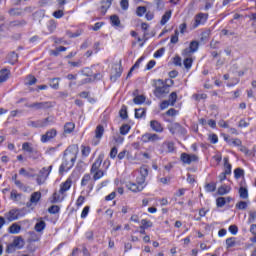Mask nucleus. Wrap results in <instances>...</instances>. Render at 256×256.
I'll return each mask as SVG.
<instances>
[{
	"mask_svg": "<svg viewBox=\"0 0 256 256\" xmlns=\"http://www.w3.org/2000/svg\"><path fill=\"white\" fill-rule=\"evenodd\" d=\"M79 154V146L71 145L64 151L63 162L60 166V173H65L72 169L73 165H75V161H77V155Z\"/></svg>",
	"mask_w": 256,
	"mask_h": 256,
	"instance_id": "f257e3e1",
	"label": "nucleus"
},
{
	"mask_svg": "<svg viewBox=\"0 0 256 256\" xmlns=\"http://www.w3.org/2000/svg\"><path fill=\"white\" fill-rule=\"evenodd\" d=\"M103 163V156L100 155L92 164L90 169V175H92L94 181H99V179H103L105 172L101 170V164Z\"/></svg>",
	"mask_w": 256,
	"mask_h": 256,
	"instance_id": "f03ea898",
	"label": "nucleus"
},
{
	"mask_svg": "<svg viewBox=\"0 0 256 256\" xmlns=\"http://www.w3.org/2000/svg\"><path fill=\"white\" fill-rule=\"evenodd\" d=\"M167 93H169V86H167L163 80H157L154 90L155 97L161 99V97H163V95H167Z\"/></svg>",
	"mask_w": 256,
	"mask_h": 256,
	"instance_id": "7ed1b4c3",
	"label": "nucleus"
},
{
	"mask_svg": "<svg viewBox=\"0 0 256 256\" xmlns=\"http://www.w3.org/2000/svg\"><path fill=\"white\" fill-rule=\"evenodd\" d=\"M53 169V166H49L42 168L38 174L32 175V177H36V183L39 185H43L45 181H47V177H49L51 170Z\"/></svg>",
	"mask_w": 256,
	"mask_h": 256,
	"instance_id": "20e7f679",
	"label": "nucleus"
},
{
	"mask_svg": "<svg viewBox=\"0 0 256 256\" xmlns=\"http://www.w3.org/2000/svg\"><path fill=\"white\" fill-rule=\"evenodd\" d=\"M25 247V240L21 236L14 237L13 242L8 245L7 252L13 253V251H17V249H23Z\"/></svg>",
	"mask_w": 256,
	"mask_h": 256,
	"instance_id": "39448f33",
	"label": "nucleus"
},
{
	"mask_svg": "<svg viewBox=\"0 0 256 256\" xmlns=\"http://www.w3.org/2000/svg\"><path fill=\"white\" fill-rule=\"evenodd\" d=\"M4 217L11 223L13 221H17V219H21L23 214H21V209H11L4 214Z\"/></svg>",
	"mask_w": 256,
	"mask_h": 256,
	"instance_id": "423d86ee",
	"label": "nucleus"
},
{
	"mask_svg": "<svg viewBox=\"0 0 256 256\" xmlns=\"http://www.w3.org/2000/svg\"><path fill=\"white\" fill-rule=\"evenodd\" d=\"M256 220V212H249V218H248V224L251 225L250 226V233H252V235H254L253 238H251L252 243H256V225L253 224L255 223Z\"/></svg>",
	"mask_w": 256,
	"mask_h": 256,
	"instance_id": "0eeeda50",
	"label": "nucleus"
},
{
	"mask_svg": "<svg viewBox=\"0 0 256 256\" xmlns=\"http://www.w3.org/2000/svg\"><path fill=\"white\" fill-rule=\"evenodd\" d=\"M123 73V70L121 69V62L116 63L112 66L111 74H110V80L115 82L119 77H121V74Z\"/></svg>",
	"mask_w": 256,
	"mask_h": 256,
	"instance_id": "6e6552de",
	"label": "nucleus"
},
{
	"mask_svg": "<svg viewBox=\"0 0 256 256\" xmlns=\"http://www.w3.org/2000/svg\"><path fill=\"white\" fill-rule=\"evenodd\" d=\"M199 50V42L192 41L190 43L189 48L183 50L182 55L183 57H191L192 53H196Z\"/></svg>",
	"mask_w": 256,
	"mask_h": 256,
	"instance_id": "1a4fd4ad",
	"label": "nucleus"
},
{
	"mask_svg": "<svg viewBox=\"0 0 256 256\" xmlns=\"http://www.w3.org/2000/svg\"><path fill=\"white\" fill-rule=\"evenodd\" d=\"M168 129L172 135L180 133V135H185L186 130L179 123H171L168 125Z\"/></svg>",
	"mask_w": 256,
	"mask_h": 256,
	"instance_id": "9d476101",
	"label": "nucleus"
},
{
	"mask_svg": "<svg viewBox=\"0 0 256 256\" xmlns=\"http://www.w3.org/2000/svg\"><path fill=\"white\" fill-rule=\"evenodd\" d=\"M142 141L143 143H157V141H161V137L157 134L153 133H146L142 135Z\"/></svg>",
	"mask_w": 256,
	"mask_h": 256,
	"instance_id": "9b49d317",
	"label": "nucleus"
},
{
	"mask_svg": "<svg viewBox=\"0 0 256 256\" xmlns=\"http://www.w3.org/2000/svg\"><path fill=\"white\" fill-rule=\"evenodd\" d=\"M180 159L185 165H191V163H195L198 158L195 154L182 153Z\"/></svg>",
	"mask_w": 256,
	"mask_h": 256,
	"instance_id": "f8f14e48",
	"label": "nucleus"
},
{
	"mask_svg": "<svg viewBox=\"0 0 256 256\" xmlns=\"http://www.w3.org/2000/svg\"><path fill=\"white\" fill-rule=\"evenodd\" d=\"M105 133V128L103 126L98 125L95 130V138H94V145H99V141H101V138L103 137V134Z\"/></svg>",
	"mask_w": 256,
	"mask_h": 256,
	"instance_id": "ddd939ff",
	"label": "nucleus"
},
{
	"mask_svg": "<svg viewBox=\"0 0 256 256\" xmlns=\"http://www.w3.org/2000/svg\"><path fill=\"white\" fill-rule=\"evenodd\" d=\"M127 189H129V191H132V193H139L145 189V185H139L137 184V182H129L127 184Z\"/></svg>",
	"mask_w": 256,
	"mask_h": 256,
	"instance_id": "4468645a",
	"label": "nucleus"
},
{
	"mask_svg": "<svg viewBox=\"0 0 256 256\" xmlns=\"http://www.w3.org/2000/svg\"><path fill=\"white\" fill-rule=\"evenodd\" d=\"M55 122V118L53 116H49L43 120H38L36 127H48V125H53Z\"/></svg>",
	"mask_w": 256,
	"mask_h": 256,
	"instance_id": "2eb2a0df",
	"label": "nucleus"
},
{
	"mask_svg": "<svg viewBox=\"0 0 256 256\" xmlns=\"http://www.w3.org/2000/svg\"><path fill=\"white\" fill-rule=\"evenodd\" d=\"M41 201V192H34L31 194L30 202H28L26 205L27 207H31V205H37Z\"/></svg>",
	"mask_w": 256,
	"mask_h": 256,
	"instance_id": "dca6fc26",
	"label": "nucleus"
},
{
	"mask_svg": "<svg viewBox=\"0 0 256 256\" xmlns=\"http://www.w3.org/2000/svg\"><path fill=\"white\" fill-rule=\"evenodd\" d=\"M207 21V14L200 13L195 17L193 28L197 29L198 25H203Z\"/></svg>",
	"mask_w": 256,
	"mask_h": 256,
	"instance_id": "f3484780",
	"label": "nucleus"
},
{
	"mask_svg": "<svg viewBox=\"0 0 256 256\" xmlns=\"http://www.w3.org/2000/svg\"><path fill=\"white\" fill-rule=\"evenodd\" d=\"M56 136H57V130L51 129L50 131L42 135L41 141L42 143H47V141H51V139H53Z\"/></svg>",
	"mask_w": 256,
	"mask_h": 256,
	"instance_id": "a211bd4d",
	"label": "nucleus"
},
{
	"mask_svg": "<svg viewBox=\"0 0 256 256\" xmlns=\"http://www.w3.org/2000/svg\"><path fill=\"white\" fill-rule=\"evenodd\" d=\"M150 127L155 133H163V125L157 120H151Z\"/></svg>",
	"mask_w": 256,
	"mask_h": 256,
	"instance_id": "6ab92c4d",
	"label": "nucleus"
},
{
	"mask_svg": "<svg viewBox=\"0 0 256 256\" xmlns=\"http://www.w3.org/2000/svg\"><path fill=\"white\" fill-rule=\"evenodd\" d=\"M65 199L64 193H61V190L59 192H55L52 197L53 203H61Z\"/></svg>",
	"mask_w": 256,
	"mask_h": 256,
	"instance_id": "aec40b11",
	"label": "nucleus"
},
{
	"mask_svg": "<svg viewBox=\"0 0 256 256\" xmlns=\"http://www.w3.org/2000/svg\"><path fill=\"white\" fill-rule=\"evenodd\" d=\"M30 107H35L36 109H49V107H51V102L33 103Z\"/></svg>",
	"mask_w": 256,
	"mask_h": 256,
	"instance_id": "412c9836",
	"label": "nucleus"
},
{
	"mask_svg": "<svg viewBox=\"0 0 256 256\" xmlns=\"http://www.w3.org/2000/svg\"><path fill=\"white\" fill-rule=\"evenodd\" d=\"M9 233H11L12 235H17L19 233H21V226H19V224L14 223L9 227Z\"/></svg>",
	"mask_w": 256,
	"mask_h": 256,
	"instance_id": "4be33fe9",
	"label": "nucleus"
},
{
	"mask_svg": "<svg viewBox=\"0 0 256 256\" xmlns=\"http://www.w3.org/2000/svg\"><path fill=\"white\" fill-rule=\"evenodd\" d=\"M162 147L163 149L166 147V153H173L175 151V144L173 142H164Z\"/></svg>",
	"mask_w": 256,
	"mask_h": 256,
	"instance_id": "5701e85b",
	"label": "nucleus"
},
{
	"mask_svg": "<svg viewBox=\"0 0 256 256\" xmlns=\"http://www.w3.org/2000/svg\"><path fill=\"white\" fill-rule=\"evenodd\" d=\"M69 189H71V180L68 179L60 185V193H66Z\"/></svg>",
	"mask_w": 256,
	"mask_h": 256,
	"instance_id": "b1692460",
	"label": "nucleus"
},
{
	"mask_svg": "<svg viewBox=\"0 0 256 256\" xmlns=\"http://www.w3.org/2000/svg\"><path fill=\"white\" fill-rule=\"evenodd\" d=\"M225 141L228 143V145H233L234 147H241L242 142L240 139H229L228 137H225Z\"/></svg>",
	"mask_w": 256,
	"mask_h": 256,
	"instance_id": "393cba45",
	"label": "nucleus"
},
{
	"mask_svg": "<svg viewBox=\"0 0 256 256\" xmlns=\"http://www.w3.org/2000/svg\"><path fill=\"white\" fill-rule=\"evenodd\" d=\"M231 192V186L222 185L218 188V195H227Z\"/></svg>",
	"mask_w": 256,
	"mask_h": 256,
	"instance_id": "a878e982",
	"label": "nucleus"
},
{
	"mask_svg": "<svg viewBox=\"0 0 256 256\" xmlns=\"http://www.w3.org/2000/svg\"><path fill=\"white\" fill-rule=\"evenodd\" d=\"M9 79V70L7 69H2L0 71V83H5Z\"/></svg>",
	"mask_w": 256,
	"mask_h": 256,
	"instance_id": "bb28decb",
	"label": "nucleus"
},
{
	"mask_svg": "<svg viewBox=\"0 0 256 256\" xmlns=\"http://www.w3.org/2000/svg\"><path fill=\"white\" fill-rule=\"evenodd\" d=\"M112 3H113V0H103L102 6H101V12L107 13V9H109V7H111Z\"/></svg>",
	"mask_w": 256,
	"mask_h": 256,
	"instance_id": "cd10ccee",
	"label": "nucleus"
},
{
	"mask_svg": "<svg viewBox=\"0 0 256 256\" xmlns=\"http://www.w3.org/2000/svg\"><path fill=\"white\" fill-rule=\"evenodd\" d=\"M185 59L183 61V65L185 67V69H191V67H193V58H191V56H184Z\"/></svg>",
	"mask_w": 256,
	"mask_h": 256,
	"instance_id": "c85d7f7f",
	"label": "nucleus"
},
{
	"mask_svg": "<svg viewBox=\"0 0 256 256\" xmlns=\"http://www.w3.org/2000/svg\"><path fill=\"white\" fill-rule=\"evenodd\" d=\"M45 221L43 220H38V222L35 225V231H37V233H41L42 231L45 230Z\"/></svg>",
	"mask_w": 256,
	"mask_h": 256,
	"instance_id": "c756f323",
	"label": "nucleus"
},
{
	"mask_svg": "<svg viewBox=\"0 0 256 256\" xmlns=\"http://www.w3.org/2000/svg\"><path fill=\"white\" fill-rule=\"evenodd\" d=\"M75 130V123L68 122L64 125V133H73Z\"/></svg>",
	"mask_w": 256,
	"mask_h": 256,
	"instance_id": "7c9ffc66",
	"label": "nucleus"
},
{
	"mask_svg": "<svg viewBox=\"0 0 256 256\" xmlns=\"http://www.w3.org/2000/svg\"><path fill=\"white\" fill-rule=\"evenodd\" d=\"M17 59H19V56L15 52H12L8 55V61L10 65H15V63H17Z\"/></svg>",
	"mask_w": 256,
	"mask_h": 256,
	"instance_id": "2f4dec72",
	"label": "nucleus"
},
{
	"mask_svg": "<svg viewBox=\"0 0 256 256\" xmlns=\"http://www.w3.org/2000/svg\"><path fill=\"white\" fill-rule=\"evenodd\" d=\"M169 19H171V11L165 12V14L162 16L160 24L167 25V23L169 22Z\"/></svg>",
	"mask_w": 256,
	"mask_h": 256,
	"instance_id": "473e14b6",
	"label": "nucleus"
},
{
	"mask_svg": "<svg viewBox=\"0 0 256 256\" xmlns=\"http://www.w3.org/2000/svg\"><path fill=\"white\" fill-rule=\"evenodd\" d=\"M63 51H67V48L64 47V46H60V47L56 48L55 50H51L50 55H53L54 57H57Z\"/></svg>",
	"mask_w": 256,
	"mask_h": 256,
	"instance_id": "72a5a7b5",
	"label": "nucleus"
},
{
	"mask_svg": "<svg viewBox=\"0 0 256 256\" xmlns=\"http://www.w3.org/2000/svg\"><path fill=\"white\" fill-rule=\"evenodd\" d=\"M224 173L226 175H231V164H229V158H224Z\"/></svg>",
	"mask_w": 256,
	"mask_h": 256,
	"instance_id": "f704fd0d",
	"label": "nucleus"
},
{
	"mask_svg": "<svg viewBox=\"0 0 256 256\" xmlns=\"http://www.w3.org/2000/svg\"><path fill=\"white\" fill-rule=\"evenodd\" d=\"M149 227H153V222L147 219H142L140 229H149Z\"/></svg>",
	"mask_w": 256,
	"mask_h": 256,
	"instance_id": "c9c22d12",
	"label": "nucleus"
},
{
	"mask_svg": "<svg viewBox=\"0 0 256 256\" xmlns=\"http://www.w3.org/2000/svg\"><path fill=\"white\" fill-rule=\"evenodd\" d=\"M237 245V241L235 237L227 238L226 239V247L227 249H231V247H235Z\"/></svg>",
	"mask_w": 256,
	"mask_h": 256,
	"instance_id": "e433bc0d",
	"label": "nucleus"
},
{
	"mask_svg": "<svg viewBox=\"0 0 256 256\" xmlns=\"http://www.w3.org/2000/svg\"><path fill=\"white\" fill-rule=\"evenodd\" d=\"M133 102L135 103V105H143V103H145V96L138 95L134 97Z\"/></svg>",
	"mask_w": 256,
	"mask_h": 256,
	"instance_id": "4c0bfd02",
	"label": "nucleus"
},
{
	"mask_svg": "<svg viewBox=\"0 0 256 256\" xmlns=\"http://www.w3.org/2000/svg\"><path fill=\"white\" fill-rule=\"evenodd\" d=\"M239 196L241 197V199H247L249 197V192L247 191V188L240 187Z\"/></svg>",
	"mask_w": 256,
	"mask_h": 256,
	"instance_id": "58836bf2",
	"label": "nucleus"
},
{
	"mask_svg": "<svg viewBox=\"0 0 256 256\" xmlns=\"http://www.w3.org/2000/svg\"><path fill=\"white\" fill-rule=\"evenodd\" d=\"M111 23L112 25H114L115 27H119V25H121V20L119 19V16L117 15H112L110 17Z\"/></svg>",
	"mask_w": 256,
	"mask_h": 256,
	"instance_id": "ea45409f",
	"label": "nucleus"
},
{
	"mask_svg": "<svg viewBox=\"0 0 256 256\" xmlns=\"http://www.w3.org/2000/svg\"><path fill=\"white\" fill-rule=\"evenodd\" d=\"M145 13H147V7H145V6H139L136 9V15L138 17H143V15H145Z\"/></svg>",
	"mask_w": 256,
	"mask_h": 256,
	"instance_id": "a19ab883",
	"label": "nucleus"
},
{
	"mask_svg": "<svg viewBox=\"0 0 256 256\" xmlns=\"http://www.w3.org/2000/svg\"><path fill=\"white\" fill-rule=\"evenodd\" d=\"M36 83H37V78H35V76L29 75L25 79V85H35Z\"/></svg>",
	"mask_w": 256,
	"mask_h": 256,
	"instance_id": "79ce46f5",
	"label": "nucleus"
},
{
	"mask_svg": "<svg viewBox=\"0 0 256 256\" xmlns=\"http://www.w3.org/2000/svg\"><path fill=\"white\" fill-rule=\"evenodd\" d=\"M22 151H26L27 153H33V146H31V143L25 142L22 145Z\"/></svg>",
	"mask_w": 256,
	"mask_h": 256,
	"instance_id": "37998d69",
	"label": "nucleus"
},
{
	"mask_svg": "<svg viewBox=\"0 0 256 256\" xmlns=\"http://www.w3.org/2000/svg\"><path fill=\"white\" fill-rule=\"evenodd\" d=\"M205 189L208 193H213V191H215V189H217V184L208 183V184L205 185Z\"/></svg>",
	"mask_w": 256,
	"mask_h": 256,
	"instance_id": "c03bdc74",
	"label": "nucleus"
},
{
	"mask_svg": "<svg viewBox=\"0 0 256 256\" xmlns=\"http://www.w3.org/2000/svg\"><path fill=\"white\" fill-rule=\"evenodd\" d=\"M135 117L136 119H141V117H145V109L143 108L135 109Z\"/></svg>",
	"mask_w": 256,
	"mask_h": 256,
	"instance_id": "a18cd8bd",
	"label": "nucleus"
},
{
	"mask_svg": "<svg viewBox=\"0 0 256 256\" xmlns=\"http://www.w3.org/2000/svg\"><path fill=\"white\" fill-rule=\"evenodd\" d=\"M169 103L170 105L173 107V105H175V103L177 102V93L176 92H172L170 94V97H169Z\"/></svg>",
	"mask_w": 256,
	"mask_h": 256,
	"instance_id": "49530a36",
	"label": "nucleus"
},
{
	"mask_svg": "<svg viewBox=\"0 0 256 256\" xmlns=\"http://www.w3.org/2000/svg\"><path fill=\"white\" fill-rule=\"evenodd\" d=\"M131 129V126L127 125V124H124L120 127V133L121 135H127V133H129Z\"/></svg>",
	"mask_w": 256,
	"mask_h": 256,
	"instance_id": "de8ad7c7",
	"label": "nucleus"
},
{
	"mask_svg": "<svg viewBox=\"0 0 256 256\" xmlns=\"http://www.w3.org/2000/svg\"><path fill=\"white\" fill-rule=\"evenodd\" d=\"M50 87L52 89H59V78H53L50 80Z\"/></svg>",
	"mask_w": 256,
	"mask_h": 256,
	"instance_id": "09e8293b",
	"label": "nucleus"
},
{
	"mask_svg": "<svg viewBox=\"0 0 256 256\" xmlns=\"http://www.w3.org/2000/svg\"><path fill=\"white\" fill-rule=\"evenodd\" d=\"M10 199H12V201H19V199H21V194L17 193L15 190H12Z\"/></svg>",
	"mask_w": 256,
	"mask_h": 256,
	"instance_id": "8fccbe9b",
	"label": "nucleus"
},
{
	"mask_svg": "<svg viewBox=\"0 0 256 256\" xmlns=\"http://www.w3.org/2000/svg\"><path fill=\"white\" fill-rule=\"evenodd\" d=\"M149 175V168L147 166H142L140 168V176L147 178Z\"/></svg>",
	"mask_w": 256,
	"mask_h": 256,
	"instance_id": "3c124183",
	"label": "nucleus"
},
{
	"mask_svg": "<svg viewBox=\"0 0 256 256\" xmlns=\"http://www.w3.org/2000/svg\"><path fill=\"white\" fill-rule=\"evenodd\" d=\"M48 29L50 33H53V31H55V29H57V24H55L54 20H50L48 23Z\"/></svg>",
	"mask_w": 256,
	"mask_h": 256,
	"instance_id": "603ef678",
	"label": "nucleus"
},
{
	"mask_svg": "<svg viewBox=\"0 0 256 256\" xmlns=\"http://www.w3.org/2000/svg\"><path fill=\"white\" fill-rule=\"evenodd\" d=\"M81 33H83V31H81V30H77L75 33L68 31L67 36L70 37V39H73L75 37L81 36Z\"/></svg>",
	"mask_w": 256,
	"mask_h": 256,
	"instance_id": "864d4df0",
	"label": "nucleus"
},
{
	"mask_svg": "<svg viewBox=\"0 0 256 256\" xmlns=\"http://www.w3.org/2000/svg\"><path fill=\"white\" fill-rule=\"evenodd\" d=\"M171 43L175 44V43H179V30H175L174 35H172L171 37Z\"/></svg>",
	"mask_w": 256,
	"mask_h": 256,
	"instance_id": "5fc2aeb1",
	"label": "nucleus"
},
{
	"mask_svg": "<svg viewBox=\"0 0 256 256\" xmlns=\"http://www.w3.org/2000/svg\"><path fill=\"white\" fill-rule=\"evenodd\" d=\"M64 15L65 13L63 12V9L53 12V17H55V19H61Z\"/></svg>",
	"mask_w": 256,
	"mask_h": 256,
	"instance_id": "6e6d98bb",
	"label": "nucleus"
},
{
	"mask_svg": "<svg viewBox=\"0 0 256 256\" xmlns=\"http://www.w3.org/2000/svg\"><path fill=\"white\" fill-rule=\"evenodd\" d=\"M120 7L123 11H127L129 9V0H121Z\"/></svg>",
	"mask_w": 256,
	"mask_h": 256,
	"instance_id": "4d7b16f0",
	"label": "nucleus"
},
{
	"mask_svg": "<svg viewBox=\"0 0 256 256\" xmlns=\"http://www.w3.org/2000/svg\"><path fill=\"white\" fill-rule=\"evenodd\" d=\"M89 181H91V175L85 174L84 177L82 178L81 185L85 186L87 185V183H89Z\"/></svg>",
	"mask_w": 256,
	"mask_h": 256,
	"instance_id": "13d9d810",
	"label": "nucleus"
},
{
	"mask_svg": "<svg viewBox=\"0 0 256 256\" xmlns=\"http://www.w3.org/2000/svg\"><path fill=\"white\" fill-rule=\"evenodd\" d=\"M225 203H227V201L223 197H219L216 200L217 207H224Z\"/></svg>",
	"mask_w": 256,
	"mask_h": 256,
	"instance_id": "bf43d9fd",
	"label": "nucleus"
},
{
	"mask_svg": "<svg viewBox=\"0 0 256 256\" xmlns=\"http://www.w3.org/2000/svg\"><path fill=\"white\" fill-rule=\"evenodd\" d=\"M89 153H91V148L87 146H82V155L84 157H89Z\"/></svg>",
	"mask_w": 256,
	"mask_h": 256,
	"instance_id": "052dcab7",
	"label": "nucleus"
},
{
	"mask_svg": "<svg viewBox=\"0 0 256 256\" xmlns=\"http://www.w3.org/2000/svg\"><path fill=\"white\" fill-rule=\"evenodd\" d=\"M164 53H165V48H161L154 53V58L159 59V57H163Z\"/></svg>",
	"mask_w": 256,
	"mask_h": 256,
	"instance_id": "680f3d73",
	"label": "nucleus"
},
{
	"mask_svg": "<svg viewBox=\"0 0 256 256\" xmlns=\"http://www.w3.org/2000/svg\"><path fill=\"white\" fill-rule=\"evenodd\" d=\"M236 208H237V209H241V210L247 209V202H245V201H240V202H238V203L236 204Z\"/></svg>",
	"mask_w": 256,
	"mask_h": 256,
	"instance_id": "e2e57ef3",
	"label": "nucleus"
},
{
	"mask_svg": "<svg viewBox=\"0 0 256 256\" xmlns=\"http://www.w3.org/2000/svg\"><path fill=\"white\" fill-rule=\"evenodd\" d=\"M120 117L121 119H127V107H122V109L120 110Z\"/></svg>",
	"mask_w": 256,
	"mask_h": 256,
	"instance_id": "0e129e2a",
	"label": "nucleus"
},
{
	"mask_svg": "<svg viewBox=\"0 0 256 256\" xmlns=\"http://www.w3.org/2000/svg\"><path fill=\"white\" fill-rule=\"evenodd\" d=\"M228 230L230 231V233L232 235H237L239 228H237V226H235V225H231V226H229Z\"/></svg>",
	"mask_w": 256,
	"mask_h": 256,
	"instance_id": "69168bd1",
	"label": "nucleus"
},
{
	"mask_svg": "<svg viewBox=\"0 0 256 256\" xmlns=\"http://www.w3.org/2000/svg\"><path fill=\"white\" fill-rule=\"evenodd\" d=\"M89 209H90L89 206L84 207V209L82 210V213H81V218L82 219H85L87 217V215H89Z\"/></svg>",
	"mask_w": 256,
	"mask_h": 256,
	"instance_id": "338daca9",
	"label": "nucleus"
},
{
	"mask_svg": "<svg viewBox=\"0 0 256 256\" xmlns=\"http://www.w3.org/2000/svg\"><path fill=\"white\" fill-rule=\"evenodd\" d=\"M49 213H51L52 215H55V213H57L59 211V206L57 205H53L48 209Z\"/></svg>",
	"mask_w": 256,
	"mask_h": 256,
	"instance_id": "774afa93",
	"label": "nucleus"
}]
</instances>
